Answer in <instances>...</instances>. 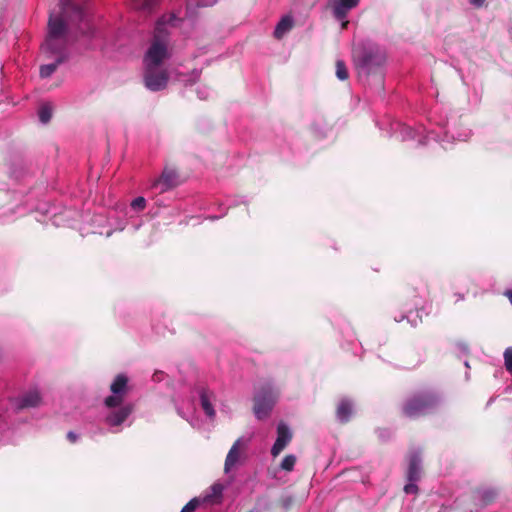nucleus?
Segmentation results:
<instances>
[{"label":"nucleus","mask_w":512,"mask_h":512,"mask_svg":"<svg viewBox=\"0 0 512 512\" xmlns=\"http://www.w3.org/2000/svg\"><path fill=\"white\" fill-rule=\"evenodd\" d=\"M354 59L359 69V74L369 76L374 74L379 88H383V76L378 70L386 61L385 52L374 43H363L354 50Z\"/></svg>","instance_id":"1"},{"label":"nucleus","mask_w":512,"mask_h":512,"mask_svg":"<svg viewBox=\"0 0 512 512\" xmlns=\"http://www.w3.org/2000/svg\"><path fill=\"white\" fill-rule=\"evenodd\" d=\"M441 395L434 389L413 392L402 404V414L410 419L435 413L441 404Z\"/></svg>","instance_id":"2"},{"label":"nucleus","mask_w":512,"mask_h":512,"mask_svg":"<svg viewBox=\"0 0 512 512\" xmlns=\"http://www.w3.org/2000/svg\"><path fill=\"white\" fill-rule=\"evenodd\" d=\"M176 15L171 13L162 16L156 23L152 43L147 50L143 63L144 66H162L163 62L168 59L167 39L168 32L165 29L166 24L175 26Z\"/></svg>","instance_id":"3"},{"label":"nucleus","mask_w":512,"mask_h":512,"mask_svg":"<svg viewBox=\"0 0 512 512\" xmlns=\"http://www.w3.org/2000/svg\"><path fill=\"white\" fill-rule=\"evenodd\" d=\"M67 25L61 16L50 15L48 33L42 45L44 51H66Z\"/></svg>","instance_id":"4"},{"label":"nucleus","mask_w":512,"mask_h":512,"mask_svg":"<svg viewBox=\"0 0 512 512\" xmlns=\"http://www.w3.org/2000/svg\"><path fill=\"white\" fill-rule=\"evenodd\" d=\"M278 393L270 385L262 386L254 395V413L258 419L266 418L273 409Z\"/></svg>","instance_id":"5"},{"label":"nucleus","mask_w":512,"mask_h":512,"mask_svg":"<svg viewBox=\"0 0 512 512\" xmlns=\"http://www.w3.org/2000/svg\"><path fill=\"white\" fill-rule=\"evenodd\" d=\"M170 75L163 66H144L143 82L145 87L153 92L164 90Z\"/></svg>","instance_id":"6"},{"label":"nucleus","mask_w":512,"mask_h":512,"mask_svg":"<svg viewBox=\"0 0 512 512\" xmlns=\"http://www.w3.org/2000/svg\"><path fill=\"white\" fill-rule=\"evenodd\" d=\"M183 183L179 171L172 166H165L159 178L155 179L152 187L159 188L160 193L173 189Z\"/></svg>","instance_id":"7"},{"label":"nucleus","mask_w":512,"mask_h":512,"mask_svg":"<svg viewBox=\"0 0 512 512\" xmlns=\"http://www.w3.org/2000/svg\"><path fill=\"white\" fill-rule=\"evenodd\" d=\"M134 405L127 403L119 408L112 410L106 417L105 422L111 427H118L122 425L128 417L133 413Z\"/></svg>","instance_id":"8"},{"label":"nucleus","mask_w":512,"mask_h":512,"mask_svg":"<svg viewBox=\"0 0 512 512\" xmlns=\"http://www.w3.org/2000/svg\"><path fill=\"white\" fill-rule=\"evenodd\" d=\"M291 440L292 433L289 427L285 423H279L277 427V438L271 449L272 456H278L291 442Z\"/></svg>","instance_id":"9"},{"label":"nucleus","mask_w":512,"mask_h":512,"mask_svg":"<svg viewBox=\"0 0 512 512\" xmlns=\"http://www.w3.org/2000/svg\"><path fill=\"white\" fill-rule=\"evenodd\" d=\"M421 452L414 450L409 453V465L407 470L408 482H417L421 478Z\"/></svg>","instance_id":"10"},{"label":"nucleus","mask_w":512,"mask_h":512,"mask_svg":"<svg viewBox=\"0 0 512 512\" xmlns=\"http://www.w3.org/2000/svg\"><path fill=\"white\" fill-rule=\"evenodd\" d=\"M51 55H55L56 59L54 62L42 65L40 67V76L42 78L50 77L58 68V66L68 60V53L66 51H45Z\"/></svg>","instance_id":"11"},{"label":"nucleus","mask_w":512,"mask_h":512,"mask_svg":"<svg viewBox=\"0 0 512 512\" xmlns=\"http://www.w3.org/2000/svg\"><path fill=\"white\" fill-rule=\"evenodd\" d=\"M474 499H477L481 506H487L495 502L498 491L493 487H479L473 491Z\"/></svg>","instance_id":"12"},{"label":"nucleus","mask_w":512,"mask_h":512,"mask_svg":"<svg viewBox=\"0 0 512 512\" xmlns=\"http://www.w3.org/2000/svg\"><path fill=\"white\" fill-rule=\"evenodd\" d=\"M358 3L359 0H333V14L338 20H342L346 17L347 12L356 7Z\"/></svg>","instance_id":"13"},{"label":"nucleus","mask_w":512,"mask_h":512,"mask_svg":"<svg viewBox=\"0 0 512 512\" xmlns=\"http://www.w3.org/2000/svg\"><path fill=\"white\" fill-rule=\"evenodd\" d=\"M353 414L352 403L347 399H342L336 408V417L341 424H346L350 421Z\"/></svg>","instance_id":"14"},{"label":"nucleus","mask_w":512,"mask_h":512,"mask_svg":"<svg viewBox=\"0 0 512 512\" xmlns=\"http://www.w3.org/2000/svg\"><path fill=\"white\" fill-rule=\"evenodd\" d=\"M224 485L221 483H214L209 491L203 496V503L220 504L223 498Z\"/></svg>","instance_id":"15"},{"label":"nucleus","mask_w":512,"mask_h":512,"mask_svg":"<svg viewBox=\"0 0 512 512\" xmlns=\"http://www.w3.org/2000/svg\"><path fill=\"white\" fill-rule=\"evenodd\" d=\"M41 404V396L38 391H30L24 394L18 403L19 409L35 408Z\"/></svg>","instance_id":"16"},{"label":"nucleus","mask_w":512,"mask_h":512,"mask_svg":"<svg viewBox=\"0 0 512 512\" xmlns=\"http://www.w3.org/2000/svg\"><path fill=\"white\" fill-rule=\"evenodd\" d=\"M213 397V393L208 389H201L200 391V401L202 409L204 410L205 414L213 418L215 416V410L213 408V405L211 403V398Z\"/></svg>","instance_id":"17"},{"label":"nucleus","mask_w":512,"mask_h":512,"mask_svg":"<svg viewBox=\"0 0 512 512\" xmlns=\"http://www.w3.org/2000/svg\"><path fill=\"white\" fill-rule=\"evenodd\" d=\"M240 440L234 442L232 447L230 448L224 464V471L227 473L231 470V468L238 462L240 457L239 451Z\"/></svg>","instance_id":"18"},{"label":"nucleus","mask_w":512,"mask_h":512,"mask_svg":"<svg viewBox=\"0 0 512 512\" xmlns=\"http://www.w3.org/2000/svg\"><path fill=\"white\" fill-rule=\"evenodd\" d=\"M128 378L124 374H118L110 385V390L113 394H121L123 396L127 393Z\"/></svg>","instance_id":"19"},{"label":"nucleus","mask_w":512,"mask_h":512,"mask_svg":"<svg viewBox=\"0 0 512 512\" xmlns=\"http://www.w3.org/2000/svg\"><path fill=\"white\" fill-rule=\"evenodd\" d=\"M291 28H292V20L289 17H284L277 24L275 31H274V36L276 38H281Z\"/></svg>","instance_id":"20"},{"label":"nucleus","mask_w":512,"mask_h":512,"mask_svg":"<svg viewBox=\"0 0 512 512\" xmlns=\"http://www.w3.org/2000/svg\"><path fill=\"white\" fill-rule=\"evenodd\" d=\"M335 73L339 80L344 81L349 78L347 66L343 60L338 59L335 63Z\"/></svg>","instance_id":"21"},{"label":"nucleus","mask_w":512,"mask_h":512,"mask_svg":"<svg viewBox=\"0 0 512 512\" xmlns=\"http://www.w3.org/2000/svg\"><path fill=\"white\" fill-rule=\"evenodd\" d=\"M124 396L121 394H113L105 398L104 404L108 408H119L122 406Z\"/></svg>","instance_id":"22"},{"label":"nucleus","mask_w":512,"mask_h":512,"mask_svg":"<svg viewBox=\"0 0 512 512\" xmlns=\"http://www.w3.org/2000/svg\"><path fill=\"white\" fill-rule=\"evenodd\" d=\"M133 3L139 10L151 11L157 6L158 0H133Z\"/></svg>","instance_id":"23"},{"label":"nucleus","mask_w":512,"mask_h":512,"mask_svg":"<svg viewBox=\"0 0 512 512\" xmlns=\"http://www.w3.org/2000/svg\"><path fill=\"white\" fill-rule=\"evenodd\" d=\"M39 119L42 123L46 124L51 120L52 108L49 104H44L38 111Z\"/></svg>","instance_id":"24"},{"label":"nucleus","mask_w":512,"mask_h":512,"mask_svg":"<svg viewBox=\"0 0 512 512\" xmlns=\"http://www.w3.org/2000/svg\"><path fill=\"white\" fill-rule=\"evenodd\" d=\"M295 463H296V457L292 454H289L283 458V460L280 464V467L282 470L290 472L293 470Z\"/></svg>","instance_id":"25"},{"label":"nucleus","mask_w":512,"mask_h":512,"mask_svg":"<svg viewBox=\"0 0 512 512\" xmlns=\"http://www.w3.org/2000/svg\"><path fill=\"white\" fill-rule=\"evenodd\" d=\"M203 503L201 498L195 497L191 499L181 510V512H194L200 504Z\"/></svg>","instance_id":"26"},{"label":"nucleus","mask_w":512,"mask_h":512,"mask_svg":"<svg viewBox=\"0 0 512 512\" xmlns=\"http://www.w3.org/2000/svg\"><path fill=\"white\" fill-rule=\"evenodd\" d=\"M215 2L216 0H187V9H191L194 6L207 7L213 5Z\"/></svg>","instance_id":"27"},{"label":"nucleus","mask_w":512,"mask_h":512,"mask_svg":"<svg viewBox=\"0 0 512 512\" xmlns=\"http://www.w3.org/2000/svg\"><path fill=\"white\" fill-rule=\"evenodd\" d=\"M504 361L506 369L512 373V347H509L505 350Z\"/></svg>","instance_id":"28"},{"label":"nucleus","mask_w":512,"mask_h":512,"mask_svg":"<svg viewBox=\"0 0 512 512\" xmlns=\"http://www.w3.org/2000/svg\"><path fill=\"white\" fill-rule=\"evenodd\" d=\"M131 207L134 210H143L146 207V200L144 197H137L131 202Z\"/></svg>","instance_id":"29"},{"label":"nucleus","mask_w":512,"mask_h":512,"mask_svg":"<svg viewBox=\"0 0 512 512\" xmlns=\"http://www.w3.org/2000/svg\"><path fill=\"white\" fill-rule=\"evenodd\" d=\"M404 491L407 494H416L418 492V486L415 482H409L404 486Z\"/></svg>","instance_id":"30"},{"label":"nucleus","mask_w":512,"mask_h":512,"mask_svg":"<svg viewBox=\"0 0 512 512\" xmlns=\"http://www.w3.org/2000/svg\"><path fill=\"white\" fill-rule=\"evenodd\" d=\"M468 1L472 6H474L476 8H481L484 6L486 0H468Z\"/></svg>","instance_id":"31"},{"label":"nucleus","mask_w":512,"mask_h":512,"mask_svg":"<svg viewBox=\"0 0 512 512\" xmlns=\"http://www.w3.org/2000/svg\"><path fill=\"white\" fill-rule=\"evenodd\" d=\"M67 439L71 442V443H75L78 439V436L76 433H74L73 431H69L67 433Z\"/></svg>","instance_id":"32"},{"label":"nucleus","mask_w":512,"mask_h":512,"mask_svg":"<svg viewBox=\"0 0 512 512\" xmlns=\"http://www.w3.org/2000/svg\"><path fill=\"white\" fill-rule=\"evenodd\" d=\"M412 306L416 309V311H417V316L419 317L420 322H422V315H421V314H419V312H421V311L423 310V308L418 309V303H417V301H415V302L413 303V305H412Z\"/></svg>","instance_id":"33"},{"label":"nucleus","mask_w":512,"mask_h":512,"mask_svg":"<svg viewBox=\"0 0 512 512\" xmlns=\"http://www.w3.org/2000/svg\"><path fill=\"white\" fill-rule=\"evenodd\" d=\"M75 10H76L77 15L79 16L80 20L83 21V18H84L83 11L79 7H76Z\"/></svg>","instance_id":"34"},{"label":"nucleus","mask_w":512,"mask_h":512,"mask_svg":"<svg viewBox=\"0 0 512 512\" xmlns=\"http://www.w3.org/2000/svg\"><path fill=\"white\" fill-rule=\"evenodd\" d=\"M347 25H348V22H347V21H346V22H344V23L342 24V26H343L344 28H345Z\"/></svg>","instance_id":"35"},{"label":"nucleus","mask_w":512,"mask_h":512,"mask_svg":"<svg viewBox=\"0 0 512 512\" xmlns=\"http://www.w3.org/2000/svg\"><path fill=\"white\" fill-rule=\"evenodd\" d=\"M248 512H256V511H254V510H250V511H248Z\"/></svg>","instance_id":"36"}]
</instances>
